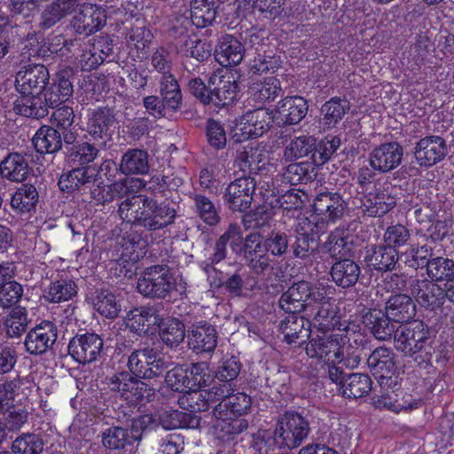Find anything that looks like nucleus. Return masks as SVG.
Segmentation results:
<instances>
[{
    "instance_id": "7c9ffc66",
    "label": "nucleus",
    "mask_w": 454,
    "mask_h": 454,
    "mask_svg": "<svg viewBox=\"0 0 454 454\" xmlns=\"http://www.w3.org/2000/svg\"><path fill=\"white\" fill-rule=\"evenodd\" d=\"M285 313L278 324V332L283 334L284 341L293 344L299 339L308 338L311 333L309 320L300 313Z\"/></svg>"
},
{
    "instance_id": "f704fd0d",
    "label": "nucleus",
    "mask_w": 454,
    "mask_h": 454,
    "mask_svg": "<svg viewBox=\"0 0 454 454\" xmlns=\"http://www.w3.org/2000/svg\"><path fill=\"white\" fill-rule=\"evenodd\" d=\"M248 92L254 106L263 107L266 104L275 101L283 90L280 81L275 76H270L253 82Z\"/></svg>"
},
{
    "instance_id": "72a5a7b5",
    "label": "nucleus",
    "mask_w": 454,
    "mask_h": 454,
    "mask_svg": "<svg viewBox=\"0 0 454 454\" xmlns=\"http://www.w3.org/2000/svg\"><path fill=\"white\" fill-rule=\"evenodd\" d=\"M39 200V193L36 187L29 184H22L12 194L11 207L20 217L28 218L35 212Z\"/></svg>"
},
{
    "instance_id": "052dcab7",
    "label": "nucleus",
    "mask_w": 454,
    "mask_h": 454,
    "mask_svg": "<svg viewBox=\"0 0 454 454\" xmlns=\"http://www.w3.org/2000/svg\"><path fill=\"white\" fill-rule=\"evenodd\" d=\"M316 138L312 136H300L290 141L284 150V157L286 160H295L313 153Z\"/></svg>"
},
{
    "instance_id": "de8ad7c7",
    "label": "nucleus",
    "mask_w": 454,
    "mask_h": 454,
    "mask_svg": "<svg viewBox=\"0 0 454 454\" xmlns=\"http://www.w3.org/2000/svg\"><path fill=\"white\" fill-rule=\"evenodd\" d=\"M349 110V102L339 97H333L326 101L321 107L320 123L324 129H330L337 126Z\"/></svg>"
},
{
    "instance_id": "39448f33",
    "label": "nucleus",
    "mask_w": 454,
    "mask_h": 454,
    "mask_svg": "<svg viewBox=\"0 0 454 454\" xmlns=\"http://www.w3.org/2000/svg\"><path fill=\"white\" fill-rule=\"evenodd\" d=\"M176 286V278L169 268L163 264L146 268L137 282L138 291L143 295L152 298H166Z\"/></svg>"
},
{
    "instance_id": "2f4dec72",
    "label": "nucleus",
    "mask_w": 454,
    "mask_h": 454,
    "mask_svg": "<svg viewBox=\"0 0 454 454\" xmlns=\"http://www.w3.org/2000/svg\"><path fill=\"white\" fill-rule=\"evenodd\" d=\"M245 53L244 45L231 35H225L219 40L215 49V59L222 67L239 65Z\"/></svg>"
},
{
    "instance_id": "5701e85b",
    "label": "nucleus",
    "mask_w": 454,
    "mask_h": 454,
    "mask_svg": "<svg viewBox=\"0 0 454 454\" xmlns=\"http://www.w3.org/2000/svg\"><path fill=\"white\" fill-rule=\"evenodd\" d=\"M410 289L417 302L429 310L435 311L445 302L442 287L429 279L414 278L410 281Z\"/></svg>"
},
{
    "instance_id": "79ce46f5",
    "label": "nucleus",
    "mask_w": 454,
    "mask_h": 454,
    "mask_svg": "<svg viewBox=\"0 0 454 454\" xmlns=\"http://www.w3.org/2000/svg\"><path fill=\"white\" fill-rule=\"evenodd\" d=\"M214 415L216 419L214 426L215 436L223 443L235 440L239 434L248 427V422L246 419L225 416L223 413Z\"/></svg>"
},
{
    "instance_id": "a211bd4d",
    "label": "nucleus",
    "mask_w": 454,
    "mask_h": 454,
    "mask_svg": "<svg viewBox=\"0 0 454 454\" xmlns=\"http://www.w3.org/2000/svg\"><path fill=\"white\" fill-rule=\"evenodd\" d=\"M49 79L50 73L44 65H27L17 73L16 88L20 94L41 96L49 82Z\"/></svg>"
},
{
    "instance_id": "bf43d9fd",
    "label": "nucleus",
    "mask_w": 454,
    "mask_h": 454,
    "mask_svg": "<svg viewBox=\"0 0 454 454\" xmlns=\"http://www.w3.org/2000/svg\"><path fill=\"white\" fill-rule=\"evenodd\" d=\"M236 166L243 172L255 173L265 165L262 152L254 146L246 147L239 152L236 158Z\"/></svg>"
},
{
    "instance_id": "2eb2a0df",
    "label": "nucleus",
    "mask_w": 454,
    "mask_h": 454,
    "mask_svg": "<svg viewBox=\"0 0 454 454\" xmlns=\"http://www.w3.org/2000/svg\"><path fill=\"white\" fill-rule=\"evenodd\" d=\"M191 380L192 394L190 398L193 403H190L191 411H206L210 408L207 399H206L201 389L206 387L211 382V374L209 372L208 364L206 362L192 364L186 369Z\"/></svg>"
},
{
    "instance_id": "a878e982",
    "label": "nucleus",
    "mask_w": 454,
    "mask_h": 454,
    "mask_svg": "<svg viewBox=\"0 0 454 454\" xmlns=\"http://www.w3.org/2000/svg\"><path fill=\"white\" fill-rule=\"evenodd\" d=\"M403 153V147L397 142L383 143L371 152L370 166L374 170L387 173L399 166Z\"/></svg>"
},
{
    "instance_id": "c756f323",
    "label": "nucleus",
    "mask_w": 454,
    "mask_h": 454,
    "mask_svg": "<svg viewBox=\"0 0 454 454\" xmlns=\"http://www.w3.org/2000/svg\"><path fill=\"white\" fill-rule=\"evenodd\" d=\"M397 250L386 244L372 245L366 247L364 262L377 271H392L399 260Z\"/></svg>"
},
{
    "instance_id": "20e7f679",
    "label": "nucleus",
    "mask_w": 454,
    "mask_h": 454,
    "mask_svg": "<svg viewBox=\"0 0 454 454\" xmlns=\"http://www.w3.org/2000/svg\"><path fill=\"white\" fill-rule=\"evenodd\" d=\"M373 403L379 409H385L394 413H410L419 409L423 404L421 397L402 388V379H398V387H381L380 393L373 396Z\"/></svg>"
},
{
    "instance_id": "774afa93",
    "label": "nucleus",
    "mask_w": 454,
    "mask_h": 454,
    "mask_svg": "<svg viewBox=\"0 0 454 454\" xmlns=\"http://www.w3.org/2000/svg\"><path fill=\"white\" fill-rule=\"evenodd\" d=\"M43 450V439L33 433L22 434L12 444V450L16 454H39Z\"/></svg>"
},
{
    "instance_id": "a18cd8bd",
    "label": "nucleus",
    "mask_w": 454,
    "mask_h": 454,
    "mask_svg": "<svg viewBox=\"0 0 454 454\" xmlns=\"http://www.w3.org/2000/svg\"><path fill=\"white\" fill-rule=\"evenodd\" d=\"M13 111L28 118L41 119L48 115V107L41 96L20 94L13 103Z\"/></svg>"
},
{
    "instance_id": "49530a36",
    "label": "nucleus",
    "mask_w": 454,
    "mask_h": 454,
    "mask_svg": "<svg viewBox=\"0 0 454 454\" xmlns=\"http://www.w3.org/2000/svg\"><path fill=\"white\" fill-rule=\"evenodd\" d=\"M372 388V380L366 373L352 372L346 377L342 383L340 393L347 399H358L366 396Z\"/></svg>"
},
{
    "instance_id": "ddd939ff",
    "label": "nucleus",
    "mask_w": 454,
    "mask_h": 454,
    "mask_svg": "<svg viewBox=\"0 0 454 454\" xmlns=\"http://www.w3.org/2000/svg\"><path fill=\"white\" fill-rule=\"evenodd\" d=\"M114 122L115 116L110 108L98 106L90 110L85 127L86 137L104 145L112 136Z\"/></svg>"
},
{
    "instance_id": "f03ea898",
    "label": "nucleus",
    "mask_w": 454,
    "mask_h": 454,
    "mask_svg": "<svg viewBox=\"0 0 454 454\" xmlns=\"http://www.w3.org/2000/svg\"><path fill=\"white\" fill-rule=\"evenodd\" d=\"M106 384L112 392L120 394L121 403L119 413L122 414L125 422H130L129 432L139 440L142 432L153 422V416L142 413L141 408L154 399V388L141 380H136L126 371L107 377Z\"/></svg>"
},
{
    "instance_id": "0e129e2a",
    "label": "nucleus",
    "mask_w": 454,
    "mask_h": 454,
    "mask_svg": "<svg viewBox=\"0 0 454 454\" xmlns=\"http://www.w3.org/2000/svg\"><path fill=\"white\" fill-rule=\"evenodd\" d=\"M160 94L169 106L177 109L180 107L183 96L180 85L172 74L161 75L160 79Z\"/></svg>"
},
{
    "instance_id": "8fccbe9b",
    "label": "nucleus",
    "mask_w": 454,
    "mask_h": 454,
    "mask_svg": "<svg viewBox=\"0 0 454 454\" xmlns=\"http://www.w3.org/2000/svg\"><path fill=\"white\" fill-rule=\"evenodd\" d=\"M129 179L122 182H114L111 184H105L99 182L95 187L90 188V197L96 204L105 205L117 198H121L132 185H128Z\"/></svg>"
},
{
    "instance_id": "423d86ee",
    "label": "nucleus",
    "mask_w": 454,
    "mask_h": 454,
    "mask_svg": "<svg viewBox=\"0 0 454 454\" xmlns=\"http://www.w3.org/2000/svg\"><path fill=\"white\" fill-rule=\"evenodd\" d=\"M367 365L377 380L380 388L381 387H398V379L396 372V359L394 351L386 347L376 348L367 358Z\"/></svg>"
},
{
    "instance_id": "6e6552de",
    "label": "nucleus",
    "mask_w": 454,
    "mask_h": 454,
    "mask_svg": "<svg viewBox=\"0 0 454 454\" xmlns=\"http://www.w3.org/2000/svg\"><path fill=\"white\" fill-rule=\"evenodd\" d=\"M345 338L340 334L311 339L306 345V353L311 358H317L325 364L342 362Z\"/></svg>"
},
{
    "instance_id": "ea45409f",
    "label": "nucleus",
    "mask_w": 454,
    "mask_h": 454,
    "mask_svg": "<svg viewBox=\"0 0 454 454\" xmlns=\"http://www.w3.org/2000/svg\"><path fill=\"white\" fill-rule=\"evenodd\" d=\"M78 294V286L68 277H59L51 280L43 292V298L50 303H61L72 301Z\"/></svg>"
},
{
    "instance_id": "0eeeda50",
    "label": "nucleus",
    "mask_w": 454,
    "mask_h": 454,
    "mask_svg": "<svg viewBox=\"0 0 454 454\" xmlns=\"http://www.w3.org/2000/svg\"><path fill=\"white\" fill-rule=\"evenodd\" d=\"M128 366L136 380L137 379H153L162 374L167 368L160 352L154 348H144L133 351L129 356Z\"/></svg>"
},
{
    "instance_id": "13d9d810",
    "label": "nucleus",
    "mask_w": 454,
    "mask_h": 454,
    "mask_svg": "<svg viewBox=\"0 0 454 454\" xmlns=\"http://www.w3.org/2000/svg\"><path fill=\"white\" fill-rule=\"evenodd\" d=\"M137 441L135 434H131L129 429L113 427L108 428L103 435V444L110 450H122L127 446H131Z\"/></svg>"
},
{
    "instance_id": "6e6d98bb",
    "label": "nucleus",
    "mask_w": 454,
    "mask_h": 454,
    "mask_svg": "<svg viewBox=\"0 0 454 454\" xmlns=\"http://www.w3.org/2000/svg\"><path fill=\"white\" fill-rule=\"evenodd\" d=\"M159 336L170 348L177 347L184 339V325L176 318H165L160 324Z\"/></svg>"
},
{
    "instance_id": "aec40b11",
    "label": "nucleus",
    "mask_w": 454,
    "mask_h": 454,
    "mask_svg": "<svg viewBox=\"0 0 454 454\" xmlns=\"http://www.w3.org/2000/svg\"><path fill=\"white\" fill-rule=\"evenodd\" d=\"M448 153L447 143L440 136H427L416 144L414 157L420 167L429 168L441 162Z\"/></svg>"
},
{
    "instance_id": "c03bdc74",
    "label": "nucleus",
    "mask_w": 454,
    "mask_h": 454,
    "mask_svg": "<svg viewBox=\"0 0 454 454\" xmlns=\"http://www.w3.org/2000/svg\"><path fill=\"white\" fill-rule=\"evenodd\" d=\"M32 144L40 154H53L62 148V136L52 126L43 125L33 137Z\"/></svg>"
},
{
    "instance_id": "a19ab883",
    "label": "nucleus",
    "mask_w": 454,
    "mask_h": 454,
    "mask_svg": "<svg viewBox=\"0 0 454 454\" xmlns=\"http://www.w3.org/2000/svg\"><path fill=\"white\" fill-rule=\"evenodd\" d=\"M330 274L333 281L340 287L354 286L361 274L357 262L349 258H340L331 267Z\"/></svg>"
},
{
    "instance_id": "58836bf2",
    "label": "nucleus",
    "mask_w": 454,
    "mask_h": 454,
    "mask_svg": "<svg viewBox=\"0 0 454 454\" xmlns=\"http://www.w3.org/2000/svg\"><path fill=\"white\" fill-rule=\"evenodd\" d=\"M217 338L215 326L204 323L192 330L188 335V345L197 354L212 353L217 345Z\"/></svg>"
},
{
    "instance_id": "5fc2aeb1",
    "label": "nucleus",
    "mask_w": 454,
    "mask_h": 454,
    "mask_svg": "<svg viewBox=\"0 0 454 454\" xmlns=\"http://www.w3.org/2000/svg\"><path fill=\"white\" fill-rule=\"evenodd\" d=\"M28 314L25 307L13 308L5 316L4 326L9 338L20 337L27 329Z\"/></svg>"
},
{
    "instance_id": "cd10ccee",
    "label": "nucleus",
    "mask_w": 454,
    "mask_h": 454,
    "mask_svg": "<svg viewBox=\"0 0 454 454\" xmlns=\"http://www.w3.org/2000/svg\"><path fill=\"white\" fill-rule=\"evenodd\" d=\"M245 258L254 274L265 275L273 270L267 253L263 251L262 237L252 233L247 236L244 243Z\"/></svg>"
},
{
    "instance_id": "603ef678",
    "label": "nucleus",
    "mask_w": 454,
    "mask_h": 454,
    "mask_svg": "<svg viewBox=\"0 0 454 454\" xmlns=\"http://www.w3.org/2000/svg\"><path fill=\"white\" fill-rule=\"evenodd\" d=\"M315 176L316 171L313 163L302 161L291 163L286 167L282 175V181L290 185H297L300 184H308L313 181Z\"/></svg>"
},
{
    "instance_id": "dca6fc26",
    "label": "nucleus",
    "mask_w": 454,
    "mask_h": 454,
    "mask_svg": "<svg viewBox=\"0 0 454 454\" xmlns=\"http://www.w3.org/2000/svg\"><path fill=\"white\" fill-rule=\"evenodd\" d=\"M428 329L422 321L400 325L395 333L394 344L403 354L425 347L428 340Z\"/></svg>"
},
{
    "instance_id": "37998d69",
    "label": "nucleus",
    "mask_w": 454,
    "mask_h": 454,
    "mask_svg": "<svg viewBox=\"0 0 454 454\" xmlns=\"http://www.w3.org/2000/svg\"><path fill=\"white\" fill-rule=\"evenodd\" d=\"M340 314L333 303H325L317 309L312 320H309L310 327L325 333L330 331L346 330L347 326L341 323Z\"/></svg>"
},
{
    "instance_id": "e433bc0d",
    "label": "nucleus",
    "mask_w": 454,
    "mask_h": 454,
    "mask_svg": "<svg viewBox=\"0 0 454 454\" xmlns=\"http://www.w3.org/2000/svg\"><path fill=\"white\" fill-rule=\"evenodd\" d=\"M29 171L30 167L26 156L20 153H9L0 161V176L9 182H23Z\"/></svg>"
},
{
    "instance_id": "4c0bfd02",
    "label": "nucleus",
    "mask_w": 454,
    "mask_h": 454,
    "mask_svg": "<svg viewBox=\"0 0 454 454\" xmlns=\"http://www.w3.org/2000/svg\"><path fill=\"white\" fill-rule=\"evenodd\" d=\"M385 311L393 322L401 325L407 324L416 315V306L413 300L407 294H396L387 300Z\"/></svg>"
},
{
    "instance_id": "9b49d317",
    "label": "nucleus",
    "mask_w": 454,
    "mask_h": 454,
    "mask_svg": "<svg viewBox=\"0 0 454 454\" xmlns=\"http://www.w3.org/2000/svg\"><path fill=\"white\" fill-rule=\"evenodd\" d=\"M300 190L289 189L281 195H275L274 192L270 195L264 194V201L262 206V212L265 214V220L271 218L279 210L283 215L295 217L303 207V200L300 194Z\"/></svg>"
},
{
    "instance_id": "e2e57ef3",
    "label": "nucleus",
    "mask_w": 454,
    "mask_h": 454,
    "mask_svg": "<svg viewBox=\"0 0 454 454\" xmlns=\"http://www.w3.org/2000/svg\"><path fill=\"white\" fill-rule=\"evenodd\" d=\"M281 59L277 55H266L257 53L247 66L249 75H262L263 74H274L281 67Z\"/></svg>"
},
{
    "instance_id": "393cba45",
    "label": "nucleus",
    "mask_w": 454,
    "mask_h": 454,
    "mask_svg": "<svg viewBox=\"0 0 454 454\" xmlns=\"http://www.w3.org/2000/svg\"><path fill=\"white\" fill-rule=\"evenodd\" d=\"M96 176V168L90 166L76 167L63 172L59 178L58 185L59 190L68 196L90 188V184L97 181Z\"/></svg>"
},
{
    "instance_id": "3c124183",
    "label": "nucleus",
    "mask_w": 454,
    "mask_h": 454,
    "mask_svg": "<svg viewBox=\"0 0 454 454\" xmlns=\"http://www.w3.org/2000/svg\"><path fill=\"white\" fill-rule=\"evenodd\" d=\"M216 2L209 0H193L191 10V21L197 27L211 26L218 13Z\"/></svg>"
},
{
    "instance_id": "f3484780",
    "label": "nucleus",
    "mask_w": 454,
    "mask_h": 454,
    "mask_svg": "<svg viewBox=\"0 0 454 454\" xmlns=\"http://www.w3.org/2000/svg\"><path fill=\"white\" fill-rule=\"evenodd\" d=\"M103 348V340L96 333H86L73 337L68 344L69 356L82 364L95 362Z\"/></svg>"
},
{
    "instance_id": "7ed1b4c3",
    "label": "nucleus",
    "mask_w": 454,
    "mask_h": 454,
    "mask_svg": "<svg viewBox=\"0 0 454 454\" xmlns=\"http://www.w3.org/2000/svg\"><path fill=\"white\" fill-rule=\"evenodd\" d=\"M310 431L309 421L296 411H287L278 420L274 442L289 450L299 447Z\"/></svg>"
},
{
    "instance_id": "4be33fe9",
    "label": "nucleus",
    "mask_w": 454,
    "mask_h": 454,
    "mask_svg": "<svg viewBox=\"0 0 454 454\" xmlns=\"http://www.w3.org/2000/svg\"><path fill=\"white\" fill-rule=\"evenodd\" d=\"M234 389L216 388L215 394L219 403L214 410V414L223 413L225 416H234L238 419H244L243 416L250 410L252 401L251 396L244 392L233 393Z\"/></svg>"
},
{
    "instance_id": "f8f14e48",
    "label": "nucleus",
    "mask_w": 454,
    "mask_h": 454,
    "mask_svg": "<svg viewBox=\"0 0 454 454\" xmlns=\"http://www.w3.org/2000/svg\"><path fill=\"white\" fill-rule=\"evenodd\" d=\"M256 182L251 176H242L235 179L225 189L223 200L232 211L245 212L250 207L254 199Z\"/></svg>"
},
{
    "instance_id": "338daca9",
    "label": "nucleus",
    "mask_w": 454,
    "mask_h": 454,
    "mask_svg": "<svg viewBox=\"0 0 454 454\" xmlns=\"http://www.w3.org/2000/svg\"><path fill=\"white\" fill-rule=\"evenodd\" d=\"M193 202L198 216L208 226H215L219 223L221 217L212 202L207 196L196 193L193 196Z\"/></svg>"
},
{
    "instance_id": "69168bd1",
    "label": "nucleus",
    "mask_w": 454,
    "mask_h": 454,
    "mask_svg": "<svg viewBox=\"0 0 454 454\" xmlns=\"http://www.w3.org/2000/svg\"><path fill=\"white\" fill-rule=\"evenodd\" d=\"M352 244L353 239L337 229L329 235L325 247L333 257L340 259L351 254Z\"/></svg>"
},
{
    "instance_id": "473e14b6",
    "label": "nucleus",
    "mask_w": 454,
    "mask_h": 454,
    "mask_svg": "<svg viewBox=\"0 0 454 454\" xmlns=\"http://www.w3.org/2000/svg\"><path fill=\"white\" fill-rule=\"evenodd\" d=\"M308 109V102L304 98L286 97L278 102L276 115L284 125H294L306 116Z\"/></svg>"
},
{
    "instance_id": "412c9836",
    "label": "nucleus",
    "mask_w": 454,
    "mask_h": 454,
    "mask_svg": "<svg viewBox=\"0 0 454 454\" xmlns=\"http://www.w3.org/2000/svg\"><path fill=\"white\" fill-rule=\"evenodd\" d=\"M295 241L292 249L295 257L305 259L309 257L315 249L319 233V225L308 217L299 218L294 225Z\"/></svg>"
},
{
    "instance_id": "4468645a",
    "label": "nucleus",
    "mask_w": 454,
    "mask_h": 454,
    "mask_svg": "<svg viewBox=\"0 0 454 454\" xmlns=\"http://www.w3.org/2000/svg\"><path fill=\"white\" fill-rule=\"evenodd\" d=\"M396 205L395 197L385 184H373L372 190L364 195L361 209L369 217H380L391 211Z\"/></svg>"
},
{
    "instance_id": "f257e3e1",
    "label": "nucleus",
    "mask_w": 454,
    "mask_h": 454,
    "mask_svg": "<svg viewBox=\"0 0 454 454\" xmlns=\"http://www.w3.org/2000/svg\"><path fill=\"white\" fill-rule=\"evenodd\" d=\"M138 189L149 194H140L125 199L119 206L120 217L133 225L148 231H158L174 223L176 218V203L170 200L169 176L154 175L148 182L130 179Z\"/></svg>"
},
{
    "instance_id": "4d7b16f0",
    "label": "nucleus",
    "mask_w": 454,
    "mask_h": 454,
    "mask_svg": "<svg viewBox=\"0 0 454 454\" xmlns=\"http://www.w3.org/2000/svg\"><path fill=\"white\" fill-rule=\"evenodd\" d=\"M427 275L434 283L447 282L454 277V261L444 256L432 257L427 269Z\"/></svg>"
},
{
    "instance_id": "b1692460",
    "label": "nucleus",
    "mask_w": 454,
    "mask_h": 454,
    "mask_svg": "<svg viewBox=\"0 0 454 454\" xmlns=\"http://www.w3.org/2000/svg\"><path fill=\"white\" fill-rule=\"evenodd\" d=\"M73 69L66 67L59 70L52 79L50 86L44 90V105L49 108L55 109L62 103L67 102L74 92Z\"/></svg>"
},
{
    "instance_id": "6ab92c4d",
    "label": "nucleus",
    "mask_w": 454,
    "mask_h": 454,
    "mask_svg": "<svg viewBox=\"0 0 454 454\" xmlns=\"http://www.w3.org/2000/svg\"><path fill=\"white\" fill-rule=\"evenodd\" d=\"M106 22V11L93 4H83L71 20V27L77 35H90L99 31Z\"/></svg>"
},
{
    "instance_id": "c85d7f7f",
    "label": "nucleus",
    "mask_w": 454,
    "mask_h": 454,
    "mask_svg": "<svg viewBox=\"0 0 454 454\" xmlns=\"http://www.w3.org/2000/svg\"><path fill=\"white\" fill-rule=\"evenodd\" d=\"M255 107V109L247 111L242 116L240 129L244 139L262 137L271 127L273 117L268 110L262 106Z\"/></svg>"
},
{
    "instance_id": "09e8293b",
    "label": "nucleus",
    "mask_w": 454,
    "mask_h": 454,
    "mask_svg": "<svg viewBox=\"0 0 454 454\" xmlns=\"http://www.w3.org/2000/svg\"><path fill=\"white\" fill-rule=\"evenodd\" d=\"M120 171L124 175H145L149 171L148 153L142 149H129L121 157Z\"/></svg>"
},
{
    "instance_id": "c9c22d12",
    "label": "nucleus",
    "mask_w": 454,
    "mask_h": 454,
    "mask_svg": "<svg viewBox=\"0 0 454 454\" xmlns=\"http://www.w3.org/2000/svg\"><path fill=\"white\" fill-rule=\"evenodd\" d=\"M147 247V235L131 229L121 239V256L125 262H137L145 257Z\"/></svg>"
},
{
    "instance_id": "1a4fd4ad",
    "label": "nucleus",
    "mask_w": 454,
    "mask_h": 454,
    "mask_svg": "<svg viewBox=\"0 0 454 454\" xmlns=\"http://www.w3.org/2000/svg\"><path fill=\"white\" fill-rule=\"evenodd\" d=\"M57 338L56 324L51 320H42L27 333L24 340L25 350L35 356L44 355L51 349Z\"/></svg>"
},
{
    "instance_id": "864d4df0",
    "label": "nucleus",
    "mask_w": 454,
    "mask_h": 454,
    "mask_svg": "<svg viewBox=\"0 0 454 454\" xmlns=\"http://www.w3.org/2000/svg\"><path fill=\"white\" fill-rule=\"evenodd\" d=\"M433 256V248L427 245H412L401 254V260L403 263L413 270L428 267Z\"/></svg>"
},
{
    "instance_id": "680f3d73",
    "label": "nucleus",
    "mask_w": 454,
    "mask_h": 454,
    "mask_svg": "<svg viewBox=\"0 0 454 454\" xmlns=\"http://www.w3.org/2000/svg\"><path fill=\"white\" fill-rule=\"evenodd\" d=\"M93 306L101 316L109 319L116 318L121 307L115 294L107 290H102L96 295Z\"/></svg>"
},
{
    "instance_id": "9d476101",
    "label": "nucleus",
    "mask_w": 454,
    "mask_h": 454,
    "mask_svg": "<svg viewBox=\"0 0 454 454\" xmlns=\"http://www.w3.org/2000/svg\"><path fill=\"white\" fill-rule=\"evenodd\" d=\"M312 221L321 223H334L340 219L346 209V203L340 192H321L313 201Z\"/></svg>"
},
{
    "instance_id": "bb28decb",
    "label": "nucleus",
    "mask_w": 454,
    "mask_h": 454,
    "mask_svg": "<svg viewBox=\"0 0 454 454\" xmlns=\"http://www.w3.org/2000/svg\"><path fill=\"white\" fill-rule=\"evenodd\" d=\"M209 86L210 98H212L210 104L223 107L234 102L239 85L233 74L228 73L221 75L214 74L209 78Z\"/></svg>"
}]
</instances>
